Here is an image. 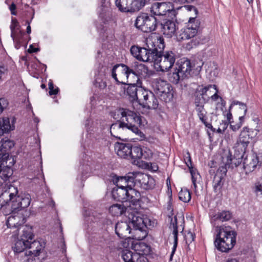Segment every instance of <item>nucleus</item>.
I'll return each mask as SVG.
<instances>
[{
  "instance_id": "obj_44",
  "label": "nucleus",
  "mask_w": 262,
  "mask_h": 262,
  "mask_svg": "<svg viewBox=\"0 0 262 262\" xmlns=\"http://www.w3.org/2000/svg\"><path fill=\"white\" fill-rule=\"evenodd\" d=\"M25 35V32L23 31L19 30L14 32V34L13 36H11L13 40H18L23 42H25L24 36Z\"/></svg>"
},
{
  "instance_id": "obj_2",
  "label": "nucleus",
  "mask_w": 262,
  "mask_h": 262,
  "mask_svg": "<svg viewBox=\"0 0 262 262\" xmlns=\"http://www.w3.org/2000/svg\"><path fill=\"white\" fill-rule=\"evenodd\" d=\"M134 173H128L124 177H116L113 179L116 186L113 189V198L117 201L128 202L133 205H137L141 200L140 192L133 188Z\"/></svg>"
},
{
  "instance_id": "obj_40",
  "label": "nucleus",
  "mask_w": 262,
  "mask_h": 262,
  "mask_svg": "<svg viewBox=\"0 0 262 262\" xmlns=\"http://www.w3.org/2000/svg\"><path fill=\"white\" fill-rule=\"evenodd\" d=\"M207 112L204 111V112H202L198 114V116L201 120V121L205 125V126L209 129H210L212 132L215 131V128H214L211 124L210 123H208L207 122Z\"/></svg>"
},
{
  "instance_id": "obj_11",
  "label": "nucleus",
  "mask_w": 262,
  "mask_h": 262,
  "mask_svg": "<svg viewBox=\"0 0 262 262\" xmlns=\"http://www.w3.org/2000/svg\"><path fill=\"white\" fill-rule=\"evenodd\" d=\"M159 23L154 15L142 13L137 17L135 26L143 32L149 33L155 31Z\"/></svg>"
},
{
  "instance_id": "obj_32",
  "label": "nucleus",
  "mask_w": 262,
  "mask_h": 262,
  "mask_svg": "<svg viewBox=\"0 0 262 262\" xmlns=\"http://www.w3.org/2000/svg\"><path fill=\"white\" fill-rule=\"evenodd\" d=\"M232 217V214L230 211L224 210L213 215L212 219L214 221H220L222 222H226L230 220Z\"/></svg>"
},
{
  "instance_id": "obj_27",
  "label": "nucleus",
  "mask_w": 262,
  "mask_h": 262,
  "mask_svg": "<svg viewBox=\"0 0 262 262\" xmlns=\"http://www.w3.org/2000/svg\"><path fill=\"white\" fill-rule=\"evenodd\" d=\"M139 81L135 82H128L126 85H128L127 89L124 88V93L126 92V95L129 96L130 100L132 101L137 100L138 99L137 92L138 90L137 84Z\"/></svg>"
},
{
  "instance_id": "obj_31",
  "label": "nucleus",
  "mask_w": 262,
  "mask_h": 262,
  "mask_svg": "<svg viewBox=\"0 0 262 262\" xmlns=\"http://www.w3.org/2000/svg\"><path fill=\"white\" fill-rule=\"evenodd\" d=\"M125 211L126 208L122 204H115L109 208V212L113 216L121 215Z\"/></svg>"
},
{
  "instance_id": "obj_28",
  "label": "nucleus",
  "mask_w": 262,
  "mask_h": 262,
  "mask_svg": "<svg viewBox=\"0 0 262 262\" xmlns=\"http://www.w3.org/2000/svg\"><path fill=\"white\" fill-rule=\"evenodd\" d=\"M153 87L157 95L172 88L169 83L162 79L157 80L153 85Z\"/></svg>"
},
{
  "instance_id": "obj_5",
  "label": "nucleus",
  "mask_w": 262,
  "mask_h": 262,
  "mask_svg": "<svg viewBox=\"0 0 262 262\" xmlns=\"http://www.w3.org/2000/svg\"><path fill=\"white\" fill-rule=\"evenodd\" d=\"M122 120H118L113 123L110 127V133L112 136L123 140L120 136L125 129L131 130L133 133L138 135L141 132L138 127L142 124L141 116L139 113L125 109L122 112Z\"/></svg>"
},
{
  "instance_id": "obj_24",
  "label": "nucleus",
  "mask_w": 262,
  "mask_h": 262,
  "mask_svg": "<svg viewBox=\"0 0 262 262\" xmlns=\"http://www.w3.org/2000/svg\"><path fill=\"white\" fill-rule=\"evenodd\" d=\"M13 141L9 140L3 139L0 142V160L6 161L9 157V151L14 146Z\"/></svg>"
},
{
  "instance_id": "obj_45",
  "label": "nucleus",
  "mask_w": 262,
  "mask_h": 262,
  "mask_svg": "<svg viewBox=\"0 0 262 262\" xmlns=\"http://www.w3.org/2000/svg\"><path fill=\"white\" fill-rule=\"evenodd\" d=\"M12 24L10 26V29L11 31V36L14 34V32L16 31L20 30V25L16 18L12 19Z\"/></svg>"
},
{
  "instance_id": "obj_19",
  "label": "nucleus",
  "mask_w": 262,
  "mask_h": 262,
  "mask_svg": "<svg viewBox=\"0 0 262 262\" xmlns=\"http://www.w3.org/2000/svg\"><path fill=\"white\" fill-rule=\"evenodd\" d=\"M156 13L158 15H166L171 14V15H176V11L173 4L171 3H162L155 4Z\"/></svg>"
},
{
  "instance_id": "obj_54",
  "label": "nucleus",
  "mask_w": 262,
  "mask_h": 262,
  "mask_svg": "<svg viewBox=\"0 0 262 262\" xmlns=\"http://www.w3.org/2000/svg\"><path fill=\"white\" fill-rule=\"evenodd\" d=\"M255 188L256 191H260L262 194V178L256 183Z\"/></svg>"
},
{
  "instance_id": "obj_15",
  "label": "nucleus",
  "mask_w": 262,
  "mask_h": 262,
  "mask_svg": "<svg viewBox=\"0 0 262 262\" xmlns=\"http://www.w3.org/2000/svg\"><path fill=\"white\" fill-rule=\"evenodd\" d=\"M262 166V152L253 153L247 156L243 162V168L246 173H249Z\"/></svg>"
},
{
  "instance_id": "obj_35",
  "label": "nucleus",
  "mask_w": 262,
  "mask_h": 262,
  "mask_svg": "<svg viewBox=\"0 0 262 262\" xmlns=\"http://www.w3.org/2000/svg\"><path fill=\"white\" fill-rule=\"evenodd\" d=\"M146 228H143L142 229H138V228H135L134 235L133 238L138 241L144 239L147 235Z\"/></svg>"
},
{
  "instance_id": "obj_7",
  "label": "nucleus",
  "mask_w": 262,
  "mask_h": 262,
  "mask_svg": "<svg viewBox=\"0 0 262 262\" xmlns=\"http://www.w3.org/2000/svg\"><path fill=\"white\" fill-rule=\"evenodd\" d=\"M217 232L214 245L217 250L227 253L234 246L236 242V231L230 226L216 227Z\"/></svg>"
},
{
  "instance_id": "obj_26",
  "label": "nucleus",
  "mask_w": 262,
  "mask_h": 262,
  "mask_svg": "<svg viewBox=\"0 0 262 262\" xmlns=\"http://www.w3.org/2000/svg\"><path fill=\"white\" fill-rule=\"evenodd\" d=\"M14 118L12 121V124H10L9 119L8 117L0 118V136L3 135L5 133H9L10 131L14 129Z\"/></svg>"
},
{
  "instance_id": "obj_3",
  "label": "nucleus",
  "mask_w": 262,
  "mask_h": 262,
  "mask_svg": "<svg viewBox=\"0 0 262 262\" xmlns=\"http://www.w3.org/2000/svg\"><path fill=\"white\" fill-rule=\"evenodd\" d=\"M148 69L143 64L135 62L130 66L118 63L112 69V77L117 84H126L128 82L140 81L148 75Z\"/></svg>"
},
{
  "instance_id": "obj_61",
  "label": "nucleus",
  "mask_w": 262,
  "mask_h": 262,
  "mask_svg": "<svg viewBox=\"0 0 262 262\" xmlns=\"http://www.w3.org/2000/svg\"><path fill=\"white\" fill-rule=\"evenodd\" d=\"M13 41H14V42L15 43V47L17 49H19L20 47L22 46V45L24 43L27 44V43L25 42H23V41H18V40H13Z\"/></svg>"
},
{
  "instance_id": "obj_56",
  "label": "nucleus",
  "mask_w": 262,
  "mask_h": 262,
  "mask_svg": "<svg viewBox=\"0 0 262 262\" xmlns=\"http://www.w3.org/2000/svg\"><path fill=\"white\" fill-rule=\"evenodd\" d=\"M187 156H186L185 158V163L187 165V164H188L189 166H192L190 154L188 152L187 153Z\"/></svg>"
},
{
  "instance_id": "obj_6",
  "label": "nucleus",
  "mask_w": 262,
  "mask_h": 262,
  "mask_svg": "<svg viewBox=\"0 0 262 262\" xmlns=\"http://www.w3.org/2000/svg\"><path fill=\"white\" fill-rule=\"evenodd\" d=\"M199 25V23L198 20H196L195 17H191L189 18L187 27L182 29L177 36L179 41L191 39V40L186 44V48L188 50L206 41V39L205 37L197 34Z\"/></svg>"
},
{
  "instance_id": "obj_4",
  "label": "nucleus",
  "mask_w": 262,
  "mask_h": 262,
  "mask_svg": "<svg viewBox=\"0 0 262 262\" xmlns=\"http://www.w3.org/2000/svg\"><path fill=\"white\" fill-rule=\"evenodd\" d=\"M23 231V233L20 236V239L16 241L14 246L13 247L14 252L20 253L28 248L29 250H27L25 253V256L26 257L25 260L29 262L30 260L33 261V258L36 260V258L38 259V256L41 251L43 250L44 247L39 241L35 240L32 241L34 237L32 228L26 227Z\"/></svg>"
},
{
  "instance_id": "obj_53",
  "label": "nucleus",
  "mask_w": 262,
  "mask_h": 262,
  "mask_svg": "<svg viewBox=\"0 0 262 262\" xmlns=\"http://www.w3.org/2000/svg\"><path fill=\"white\" fill-rule=\"evenodd\" d=\"M195 109L197 112V114L206 111V110L204 108V104H201L198 105H195Z\"/></svg>"
},
{
  "instance_id": "obj_42",
  "label": "nucleus",
  "mask_w": 262,
  "mask_h": 262,
  "mask_svg": "<svg viewBox=\"0 0 262 262\" xmlns=\"http://www.w3.org/2000/svg\"><path fill=\"white\" fill-rule=\"evenodd\" d=\"M124 108L120 107L113 111H111L110 113L111 116L115 120H122V112L125 111Z\"/></svg>"
},
{
  "instance_id": "obj_36",
  "label": "nucleus",
  "mask_w": 262,
  "mask_h": 262,
  "mask_svg": "<svg viewBox=\"0 0 262 262\" xmlns=\"http://www.w3.org/2000/svg\"><path fill=\"white\" fill-rule=\"evenodd\" d=\"M213 89L214 90H216V86L215 85H211L209 84L207 86H205L204 88H201L200 89H198L199 92L201 93V95L205 98V100L208 102L209 99L210 98V94H208V92L209 90L210 89Z\"/></svg>"
},
{
  "instance_id": "obj_51",
  "label": "nucleus",
  "mask_w": 262,
  "mask_h": 262,
  "mask_svg": "<svg viewBox=\"0 0 262 262\" xmlns=\"http://www.w3.org/2000/svg\"><path fill=\"white\" fill-rule=\"evenodd\" d=\"M150 94H153V93L151 92H147V91H144L142 93V95H143V96L144 98V106H145V103L147 102L149 100Z\"/></svg>"
},
{
  "instance_id": "obj_59",
  "label": "nucleus",
  "mask_w": 262,
  "mask_h": 262,
  "mask_svg": "<svg viewBox=\"0 0 262 262\" xmlns=\"http://www.w3.org/2000/svg\"><path fill=\"white\" fill-rule=\"evenodd\" d=\"M187 167L189 168L190 173L191 174V176H192V173H194L195 174H199L198 170L196 168H194L192 166H189L188 164H187Z\"/></svg>"
},
{
  "instance_id": "obj_18",
  "label": "nucleus",
  "mask_w": 262,
  "mask_h": 262,
  "mask_svg": "<svg viewBox=\"0 0 262 262\" xmlns=\"http://www.w3.org/2000/svg\"><path fill=\"white\" fill-rule=\"evenodd\" d=\"M115 233L120 238L129 237L132 233V229L129 224L126 222H118L115 227Z\"/></svg>"
},
{
  "instance_id": "obj_25",
  "label": "nucleus",
  "mask_w": 262,
  "mask_h": 262,
  "mask_svg": "<svg viewBox=\"0 0 262 262\" xmlns=\"http://www.w3.org/2000/svg\"><path fill=\"white\" fill-rule=\"evenodd\" d=\"M129 154V160H133V163H135L136 161L141 159H147L146 153L143 152V149L140 146H133L131 144V150Z\"/></svg>"
},
{
  "instance_id": "obj_9",
  "label": "nucleus",
  "mask_w": 262,
  "mask_h": 262,
  "mask_svg": "<svg viewBox=\"0 0 262 262\" xmlns=\"http://www.w3.org/2000/svg\"><path fill=\"white\" fill-rule=\"evenodd\" d=\"M157 42H159V37L154 40L150 38L147 39L144 47L133 46L130 50V53L138 60L154 63L158 49L156 46Z\"/></svg>"
},
{
  "instance_id": "obj_55",
  "label": "nucleus",
  "mask_w": 262,
  "mask_h": 262,
  "mask_svg": "<svg viewBox=\"0 0 262 262\" xmlns=\"http://www.w3.org/2000/svg\"><path fill=\"white\" fill-rule=\"evenodd\" d=\"M95 85L96 87H99L101 89H104L106 86V83L102 81V80H101V82H98L96 80Z\"/></svg>"
},
{
  "instance_id": "obj_47",
  "label": "nucleus",
  "mask_w": 262,
  "mask_h": 262,
  "mask_svg": "<svg viewBox=\"0 0 262 262\" xmlns=\"http://www.w3.org/2000/svg\"><path fill=\"white\" fill-rule=\"evenodd\" d=\"M195 238V234L192 232L189 231L187 234L185 235L186 243L188 246L191 244Z\"/></svg>"
},
{
  "instance_id": "obj_37",
  "label": "nucleus",
  "mask_w": 262,
  "mask_h": 262,
  "mask_svg": "<svg viewBox=\"0 0 262 262\" xmlns=\"http://www.w3.org/2000/svg\"><path fill=\"white\" fill-rule=\"evenodd\" d=\"M179 198L183 202H189L191 200V193L188 189H182L179 193Z\"/></svg>"
},
{
  "instance_id": "obj_29",
  "label": "nucleus",
  "mask_w": 262,
  "mask_h": 262,
  "mask_svg": "<svg viewBox=\"0 0 262 262\" xmlns=\"http://www.w3.org/2000/svg\"><path fill=\"white\" fill-rule=\"evenodd\" d=\"M148 220L147 218H143L138 215L134 214L132 218V223L134 228L142 229L143 228H147L146 222Z\"/></svg>"
},
{
  "instance_id": "obj_46",
  "label": "nucleus",
  "mask_w": 262,
  "mask_h": 262,
  "mask_svg": "<svg viewBox=\"0 0 262 262\" xmlns=\"http://www.w3.org/2000/svg\"><path fill=\"white\" fill-rule=\"evenodd\" d=\"M110 5L109 0H101V9L102 12L100 13V15H103L106 13L108 10V6Z\"/></svg>"
},
{
  "instance_id": "obj_10",
  "label": "nucleus",
  "mask_w": 262,
  "mask_h": 262,
  "mask_svg": "<svg viewBox=\"0 0 262 262\" xmlns=\"http://www.w3.org/2000/svg\"><path fill=\"white\" fill-rule=\"evenodd\" d=\"M245 152L235 150V154L232 155L230 151H224L221 156V163L219 167V171L226 174L228 169H233L239 166L243 158Z\"/></svg>"
},
{
  "instance_id": "obj_38",
  "label": "nucleus",
  "mask_w": 262,
  "mask_h": 262,
  "mask_svg": "<svg viewBox=\"0 0 262 262\" xmlns=\"http://www.w3.org/2000/svg\"><path fill=\"white\" fill-rule=\"evenodd\" d=\"M148 109H156L158 107V102L154 94H150L149 100L145 103V106Z\"/></svg>"
},
{
  "instance_id": "obj_30",
  "label": "nucleus",
  "mask_w": 262,
  "mask_h": 262,
  "mask_svg": "<svg viewBox=\"0 0 262 262\" xmlns=\"http://www.w3.org/2000/svg\"><path fill=\"white\" fill-rule=\"evenodd\" d=\"M185 78V77L177 69V67H176L173 72L169 73L168 75L169 81L173 84H178Z\"/></svg>"
},
{
  "instance_id": "obj_17",
  "label": "nucleus",
  "mask_w": 262,
  "mask_h": 262,
  "mask_svg": "<svg viewBox=\"0 0 262 262\" xmlns=\"http://www.w3.org/2000/svg\"><path fill=\"white\" fill-rule=\"evenodd\" d=\"M202 66L203 63L201 65L196 66L195 63H192L188 59H182L180 62L177 64L176 67H177V69L180 72V73L186 77L188 75H190L191 72L192 71L199 72L201 70Z\"/></svg>"
},
{
  "instance_id": "obj_52",
  "label": "nucleus",
  "mask_w": 262,
  "mask_h": 262,
  "mask_svg": "<svg viewBox=\"0 0 262 262\" xmlns=\"http://www.w3.org/2000/svg\"><path fill=\"white\" fill-rule=\"evenodd\" d=\"M184 7L188 11H191L192 10L194 11L195 16L198 13L197 9L192 5H185Z\"/></svg>"
},
{
  "instance_id": "obj_13",
  "label": "nucleus",
  "mask_w": 262,
  "mask_h": 262,
  "mask_svg": "<svg viewBox=\"0 0 262 262\" xmlns=\"http://www.w3.org/2000/svg\"><path fill=\"white\" fill-rule=\"evenodd\" d=\"M172 209L171 212H172ZM173 213H171V215H168V218L170 219V224L169 228L173 229V234L174 237V242L172 250L170 256V260H172L173 256L176 252L178 243V232L180 231L182 232L184 229V217L183 215L178 216V215L174 216L173 219L171 216Z\"/></svg>"
},
{
  "instance_id": "obj_63",
  "label": "nucleus",
  "mask_w": 262,
  "mask_h": 262,
  "mask_svg": "<svg viewBox=\"0 0 262 262\" xmlns=\"http://www.w3.org/2000/svg\"><path fill=\"white\" fill-rule=\"evenodd\" d=\"M230 110H231V108H229V112L226 115V118H227V120L226 121H227V122H228V123H230V122H231V119L232 117V114H231V113L230 112Z\"/></svg>"
},
{
  "instance_id": "obj_39",
  "label": "nucleus",
  "mask_w": 262,
  "mask_h": 262,
  "mask_svg": "<svg viewBox=\"0 0 262 262\" xmlns=\"http://www.w3.org/2000/svg\"><path fill=\"white\" fill-rule=\"evenodd\" d=\"M234 105H238V109L240 112H241L239 113L240 115H241V116H244V117L247 112V107L246 104L238 101L235 100L232 102L230 106V108H231V107Z\"/></svg>"
},
{
  "instance_id": "obj_22",
  "label": "nucleus",
  "mask_w": 262,
  "mask_h": 262,
  "mask_svg": "<svg viewBox=\"0 0 262 262\" xmlns=\"http://www.w3.org/2000/svg\"><path fill=\"white\" fill-rule=\"evenodd\" d=\"M131 144L129 143L116 142L115 144V150L117 155L121 158L129 160Z\"/></svg>"
},
{
  "instance_id": "obj_20",
  "label": "nucleus",
  "mask_w": 262,
  "mask_h": 262,
  "mask_svg": "<svg viewBox=\"0 0 262 262\" xmlns=\"http://www.w3.org/2000/svg\"><path fill=\"white\" fill-rule=\"evenodd\" d=\"M219 171V168L214 177L212 182L213 191L216 195L222 194V188L225 180V177L226 175V174H224Z\"/></svg>"
},
{
  "instance_id": "obj_49",
  "label": "nucleus",
  "mask_w": 262,
  "mask_h": 262,
  "mask_svg": "<svg viewBox=\"0 0 262 262\" xmlns=\"http://www.w3.org/2000/svg\"><path fill=\"white\" fill-rule=\"evenodd\" d=\"M8 105V101L5 98H0V114Z\"/></svg>"
},
{
  "instance_id": "obj_57",
  "label": "nucleus",
  "mask_w": 262,
  "mask_h": 262,
  "mask_svg": "<svg viewBox=\"0 0 262 262\" xmlns=\"http://www.w3.org/2000/svg\"><path fill=\"white\" fill-rule=\"evenodd\" d=\"M229 123L226 121H222V122L220 123V127L224 132L227 128Z\"/></svg>"
},
{
  "instance_id": "obj_58",
  "label": "nucleus",
  "mask_w": 262,
  "mask_h": 262,
  "mask_svg": "<svg viewBox=\"0 0 262 262\" xmlns=\"http://www.w3.org/2000/svg\"><path fill=\"white\" fill-rule=\"evenodd\" d=\"M9 9H10V10L11 11V13L12 15H16L17 13L15 11V10L16 9V6L14 3H12L11 4V5L9 7Z\"/></svg>"
},
{
  "instance_id": "obj_50",
  "label": "nucleus",
  "mask_w": 262,
  "mask_h": 262,
  "mask_svg": "<svg viewBox=\"0 0 262 262\" xmlns=\"http://www.w3.org/2000/svg\"><path fill=\"white\" fill-rule=\"evenodd\" d=\"M137 257V258H135L134 262H147V258L139 253H138V256Z\"/></svg>"
},
{
  "instance_id": "obj_33",
  "label": "nucleus",
  "mask_w": 262,
  "mask_h": 262,
  "mask_svg": "<svg viewBox=\"0 0 262 262\" xmlns=\"http://www.w3.org/2000/svg\"><path fill=\"white\" fill-rule=\"evenodd\" d=\"M137 256V252H132L128 249H124L121 251V257L124 262H134Z\"/></svg>"
},
{
  "instance_id": "obj_34",
  "label": "nucleus",
  "mask_w": 262,
  "mask_h": 262,
  "mask_svg": "<svg viewBox=\"0 0 262 262\" xmlns=\"http://www.w3.org/2000/svg\"><path fill=\"white\" fill-rule=\"evenodd\" d=\"M157 96L161 100L165 102H170L172 100L173 96L172 88L167 89L165 91L157 95Z\"/></svg>"
},
{
  "instance_id": "obj_14",
  "label": "nucleus",
  "mask_w": 262,
  "mask_h": 262,
  "mask_svg": "<svg viewBox=\"0 0 262 262\" xmlns=\"http://www.w3.org/2000/svg\"><path fill=\"white\" fill-rule=\"evenodd\" d=\"M258 132L259 130L257 128L252 129L244 127L241 132L237 142V148L245 152L249 143L256 137Z\"/></svg>"
},
{
  "instance_id": "obj_41",
  "label": "nucleus",
  "mask_w": 262,
  "mask_h": 262,
  "mask_svg": "<svg viewBox=\"0 0 262 262\" xmlns=\"http://www.w3.org/2000/svg\"><path fill=\"white\" fill-rule=\"evenodd\" d=\"M244 121V116H240L239 117L238 121L237 122H234V121H231L229 123L230 127L233 131L236 132V131L238 130L241 127Z\"/></svg>"
},
{
  "instance_id": "obj_48",
  "label": "nucleus",
  "mask_w": 262,
  "mask_h": 262,
  "mask_svg": "<svg viewBox=\"0 0 262 262\" xmlns=\"http://www.w3.org/2000/svg\"><path fill=\"white\" fill-rule=\"evenodd\" d=\"M49 95L51 96L53 95L57 94L59 91V89L58 88L54 89V84H53L52 81H50L49 83Z\"/></svg>"
},
{
  "instance_id": "obj_21",
  "label": "nucleus",
  "mask_w": 262,
  "mask_h": 262,
  "mask_svg": "<svg viewBox=\"0 0 262 262\" xmlns=\"http://www.w3.org/2000/svg\"><path fill=\"white\" fill-rule=\"evenodd\" d=\"M161 32L167 37H171L176 32V23L172 20L166 19L160 24Z\"/></svg>"
},
{
  "instance_id": "obj_12",
  "label": "nucleus",
  "mask_w": 262,
  "mask_h": 262,
  "mask_svg": "<svg viewBox=\"0 0 262 262\" xmlns=\"http://www.w3.org/2000/svg\"><path fill=\"white\" fill-rule=\"evenodd\" d=\"M149 0H115V5L122 13H134L139 11Z\"/></svg>"
},
{
  "instance_id": "obj_16",
  "label": "nucleus",
  "mask_w": 262,
  "mask_h": 262,
  "mask_svg": "<svg viewBox=\"0 0 262 262\" xmlns=\"http://www.w3.org/2000/svg\"><path fill=\"white\" fill-rule=\"evenodd\" d=\"M134 187L136 185L145 190H149L154 188L155 180L149 175L143 173H134Z\"/></svg>"
},
{
  "instance_id": "obj_62",
  "label": "nucleus",
  "mask_w": 262,
  "mask_h": 262,
  "mask_svg": "<svg viewBox=\"0 0 262 262\" xmlns=\"http://www.w3.org/2000/svg\"><path fill=\"white\" fill-rule=\"evenodd\" d=\"M199 175V174H195L194 175V173H193H193H192L191 180H192L193 185V186H194L195 188H196V179H197L198 176Z\"/></svg>"
},
{
  "instance_id": "obj_64",
  "label": "nucleus",
  "mask_w": 262,
  "mask_h": 262,
  "mask_svg": "<svg viewBox=\"0 0 262 262\" xmlns=\"http://www.w3.org/2000/svg\"><path fill=\"white\" fill-rule=\"evenodd\" d=\"M215 90V93L213 95L210 96V98L213 101H216L220 97L219 96L217 95L218 91L217 90V88Z\"/></svg>"
},
{
  "instance_id": "obj_23",
  "label": "nucleus",
  "mask_w": 262,
  "mask_h": 262,
  "mask_svg": "<svg viewBox=\"0 0 262 262\" xmlns=\"http://www.w3.org/2000/svg\"><path fill=\"white\" fill-rule=\"evenodd\" d=\"M18 211L16 213H11L8 214H11L7 221V226L8 228L15 227L18 228L21 226L25 222V219L21 215H19Z\"/></svg>"
},
{
  "instance_id": "obj_43",
  "label": "nucleus",
  "mask_w": 262,
  "mask_h": 262,
  "mask_svg": "<svg viewBox=\"0 0 262 262\" xmlns=\"http://www.w3.org/2000/svg\"><path fill=\"white\" fill-rule=\"evenodd\" d=\"M194 104L195 105H201V104H205L207 101L205 100V98H204L201 95V93L199 92L198 89H197L194 94Z\"/></svg>"
},
{
  "instance_id": "obj_8",
  "label": "nucleus",
  "mask_w": 262,
  "mask_h": 262,
  "mask_svg": "<svg viewBox=\"0 0 262 262\" xmlns=\"http://www.w3.org/2000/svg\"><path fill=\"white\" fill-rule=\"evenodd\" d=\"M157 43L158 47L154 64L159 66L160 71H166L171 69L175 63L177 55L175 51L168 50L164 51V39L159 37V42Z\"/></svg>"
},
{
  "instance_id": "obj_1",
  "label": "nucleus",
  "mask_w": 262,
  "mask_h": 262,
  "mask_svg": "<svg viewBox=\"0 0 262 262\" xmlns=\"http://www.w3.org/2000/svg\"><path fill=\"white\" fill-rule=\"evenodd\" d=\"M31 197L28 193H19L17 188L10 185L0 194V210L7 215L16 213L27 208L30 204Z\"/></svg>"
},
{
  "instance_id": "obj_60",
  "label": "nucleus",
  "mask_w": 262,
  "mask_h": 262,
  "mask_svg": "<svg viewBox=\"0 0 262 262\" xmlns=\"http://www.w3.org/2000/svg\"><path fill=\"white\" fill-rule=\"evenodd\" d=\"M39 50L38 48H34L32 45L29 46V48L28 50V52L29 53H36Z\"/></svg>"
}]
</instances>
